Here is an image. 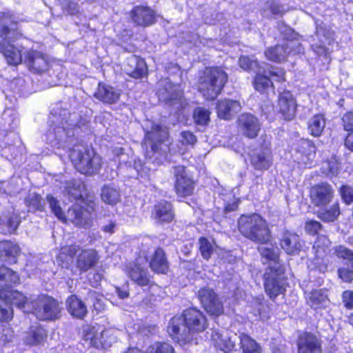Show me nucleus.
I'll list each match as a JSON object with an SVG mask.
<instances>
[{
	"label": "nucleus",
	"instance_id": "nucleus-1",
	"mask_svg": "<svg viewBox=\"0 0 353 353\" xmlns=\"http://www.w3.org/2000/svg\"><path fill=\"white\" fill-rule=\"evenodd\" d=\"M207 327L205 316L195 308L185 310L182 315L174 316L170 321L168 332L170 337L181 345L193 339L195 333Z\"/></svg>",
	"mask_w": 353,
	"mask_h": 353
},
{
	"label": "nucleus",
	"instance_id": "nucleus-2",
	"mask_svg": "<svg viewBox=\"0 0 353 353\" xmlns=\"http://www.w3.org/2000/svg\"><path fill=\"white\" fill-rule=\"evenodd\" d=\"M17 24L10 12L0 14V36L3 40L0 42V52L8 64L18 65L23 63L26 50L21 45L12 42L17 39Z\"/></svg>",
	"mask_w": 353,
	"mask_h": 353
},
{
	"label": "nucleus",
	"instance_id": "nucleus-3",
	"mask_svg": "<svg viewBox=\"0 0 353 353\" xmlns=\"http://www.w3.org/2000/svg\"><path fill=\"white\" fill-rule=\"evenodd\" d=\"M77 115L70 114L67 110H62L58 114L51 113L50 118L52 125L47 133V139L53 146L61 147L67 139L74 134Z\"/></svg>",
	"mask_w": 353,
	"mask_h": 353
},
{
	"label": "nucleus",
	"instance_id": "nucleus-4",
	"mask_svg": "<svg viewBox=\"0 0 353 353\" xmlns=\"http://www.w3.org/2000/svg\"><path fill=\"white\" fill-rule=\"evenodd\" d=\"M75 255L77 268L83 272L95 266L99 259L98 252L94 249H83L79 246L70 245L61 249L57 261L63 267L68 268Z\"/></svg>",
	"mask_w": 353,
	"mask_h": 353
},
{
	"label": "nucleus",
	"instance_id": "nucleus-5",
	"mask_svg": "<svg viewBox=\"0 0 353 353\" xmlns=\"http://www.w3.org/2000/svg\"><path fill=\"white\" fill-rule=\"evenodd\" d=\"M69 157L74 168L81 174H96L101 168V157L91 148L76 146L70 151Z\"/></svg>",
	"mask_w": 353,
	"mask_h": 353
},
{
	"label": "nucleus",
	"instance_id": "nucleus-6",
	"mask_svg": "<svg viewBox=\"0 0 353 353\" xmlns=\"http://www.w3.org/2000/svg\"><path fill=\"white\" fill-rule=\"evenodd\" d=\"M240 232L246 238L265 243L270 239V230L265 220L259 214L242 215L238 221Z\"/></svg>",
	"mask_w": 353,
	"mask_h": 353
},
{
	"label": "nucleus",
	"instance_id": "nucleus-7",
	"mask_svg": "<svg viewBox=\"0 0 353 353\" xmlns=\"http://www.w3.org/2000/svg\"><path fill=\"white\" fill-rule=\"evenodd\" d=\"M228 80L226 73L220 68H208L199 80V92L207 100L216 99Z\"/></svg>",
	"mask_w": 353,
	"mask_h": 353
},
{
	"label": "nucleus",
	"instance_id": "nucleus-8",
	"mask_svg": "<svg viewBox=\"0 0 353 353\" xmlns=\"http://www.w3.org/2000/svg\"><path fill=\"white\" fill-rule=\"evenodd\" d=\"M145 130L144 146L146 149V157L152 158L153 154L159 151L165 152L168 145H164L168 138V131L165 127L147 120L143 124Z\"/></svg>",
	"mask_w": 353,
	"mask_h": 353
},
{
	"label": "nucleus",
	"instance_id": "nucleus-9",
	"mask_svg": "<svg viewBox=\"0 0 353 353\" xmlns=\"http://www.w3.org/2000/svg\"><path fill=\"white\" fill-rule=\"evenodd\" d=\"M47 201L53 214L57 219L63 222H66L67 219L72 222L74 225L82 228H89L92 225L91 212L83 209L79 205H74L68 211L67 217L64 212L59 205V202L51 195L47 196Z\"/></svg>",
	"mask_w": 353,
	"mask_h": 353
},
{
	"label": "nucleus",
	"instance_id": "nucleus-10",
	"mask_svg": "<svg viewBox=\"0 0 353 353\" xmlns=\"http://www.w3.org/2000/svg\"><path fill=\"white\" fill-rule=\"evenodd\" d=\"M0 299L5 301V305H0V321H8L12 318V309L8 303H11L21 308L24 312H30L31 300H28L23 294L18 291L1 290Z\"/></svg>",
	"mask_w": 353,
	"mask_h": 353
},
{
	"label": "nucleus",
	"instance_id": "nucleus-11",
	"mask_svg": "<svg viewBox=\"0 0 353 353\" xmlns=\"http://www.w3.org/2000/svg\"><path fill=\"white\" fill-rule=\"evenodd\" d=\"M31 313L39 320H54L59 318L61 307L52 297L41 294L31 300Z\"/></svg>",
	"mask_w": 353,
	"mask_h": 353
},
{
	"label": "nucleus",
	"instance_id": "nucleus-12",
	"mask_svg": "<svg viewBox=\"0 0 353 353\" xmlns=\"http://www.w3.org/2000/svg\"><path fill=\"white\" fill-rule=\"evenodd\" d=\"M284 269L278 268L273 269L271 266L267 268L264 274V287L268 296L273 299L283 294L285 290L284 281Z\"/></svg>",
	"mask_w": 353,
	"mask_h": 353
},
{
	"label": "nucleus",
	"instance_id": "nucleus-13",
	"mask_svg": "<svg viewBox=\"0 0 353 353\" xmlns=\"http://www.w3.org/2000/svg\"><path fill=\"white\" fill-rule=\"evenodd\" d=\"M272 79L281 82L285 81V72L282 69L270 67L268 70L263 68L256 71L253 81L254 89L259 92H265L273 86Z\"/></svg>",
	"mask_w": 353,
	"mask_h": 353
},
{
	"label": "nucleus",
	"instance_id": "nucleus-14",
	"mask_svg": "<svg viewBox=\"0 0 353 353\" xmlns=\"http://www.w3.org/2000/svg\"><path fill=\"white\" fill-rule=\"evenodd\" d=\"M113 332L112 330H105L99 325H87L83 328V340L88 347L99 349L111 344L112 340L105 338L110 337Z\"/></svg>",
	"mask_w": 353,
	"mask_h": 353
},
{
	"label": "nucleus",
	"instance_id": "nucleus-15",
	"mask_svg": "<svg viewBox=\"0 0 353 353\" xmlns=\"http://www.w3.org/2000/svg\"><path fill=\"white\" fill-rule=\"evenodd\" d=\"M303 51L301 46L294 41L285 43L283 45H277L270 47L265 51V57L274 62L284 61L290 54H299Z\"/></svg>",
	"mask_w": 353,
	"mask_h": 353
},
{
	"label": "nucleus",
	"instance_id": "nucleus-16",
	"mask_svg": "<svg viewBox=\"0 0 353 353\" xmlns=\"http://www.w3.org/2000/svg\"><path fill=\"white\" fill-rule=\"evenodd\" d=\"M157 95L160 101L165 103L180 102L182 92L179 85H173L168 78L160 80L157 83Z\"/></svg>",
	"mask_w": 353,
	"mask_h": 353
},
{
	"label": "nucleus",
	"instance_id": "nucleus-17",
	"mask_svg": "<svg viewBox=\"0 0 353 353\" xmlns=\"http://www.w3.org/2000/svg\"><path fill=\"white\" fill-rule=\"evenodd\" d=\"M198 297L206 312L212 316H219L223 312L222 303L217 295L210 288H203L199 290Z\"/></svg>",
	"mask_w": 353,
	"mask_h": 353
},
{
	"label": "nucleus",
	"instance_id": "nucleus-18",
	"mask_svg": "<svg viewBox=\"0 0 353 353\" xmlns=\"http://www.w3.org/2000/svg\"><path fill=\"white\" fill-rule=\"evenodd\" d=\"M24 58L23 63L33 72H43L46 71L49 65L47 57L42 52L28 50L23 52Z\"/></svg>",
	"mask_w": 353,
	"mask_h": 353
},
{
	"label": "nucleus",
	"instance_id": "nucleus-19",
	"mask_svg": "<svg viewBox=\"0 0 353 353\" xmlns=\"http://www.w3.org/2000/svg\"><path fill=\"white\" fill-rule=\"evenodd\" d=\"M272 154L270 143H265L259 149H256L250 156V163L256 170H268L272 165Z\"/></svg>",
	"mask_w": 353,
	"mask_h": 353
},
{
	"label": "nucleus",
	"instance_id": "nucleus-20",
	"mask_svg": "<svg viewBox=\"0 0 353 353\" xmlns=\"http://www.w3.org/2000/svg\"><path fill=\"white\" fill-rule=\"evenodd\" d=\"M277 107L284 119L290 121L295 117L297 105L290 91L285 90L279 94Z\"/></svg>",
	"mask_w": 353,
	"mask_h": 353
},
{
	"label": "nucleus",
	"instance_id": "nucleus-21",
	"mask_svg": "<svg viewBox=\"0 0 353 353\" xmlns=\"http://www.w3.org/2000/svg\"><path fill=\"white\" fill-rule=\"evenodd\" d=\"M236 334H231L226 330H214L211 334L214 345L224 352L233 350L235 345Z\"/></svg>",
	"mask_w": 353,
	"mask_h": 353
},
{
	"label": "nucleus",
	"instance_id": "nucleus-22",
	"mask_svg": "<svg viewBox=\"0 0 353 353\" xmlns=\"http://www.w3.org/2000/svg\"><path fill=\"white\" fill-rule=\"evenodd\" d=\"M310 196L316 205L323 206L330 202L333 196V190L329 184L321 183L312 187Z\"/></svg>",
	"mask_w": 353,
	"mask_h": 353
},
{
	"label": "nucleus",
	"instance_id": "nucleus-23",
	"mask_svg": "<svg viewBox=\"0 0 353 353\" xmlns=\"http://www.w3.org/2000/svg\"><path fill=\"white\" fill-rule=\"evenodd\" d=\"M176 181L175 185L176 192L181 196L190 195L194 190L192 180L186 175L184 167H178L175 169Z\"/></svg>",
	"mask_w": 353,
	"mask_h": 353
},
{
	"label": "nucleus",
	"instance_id": "nucleus-24",
	"mask_svg": "<svg viewBox=\"0 0 353 353\" xmlns=\"http://www.w3.org/2000/svg\"><path fill=\"white\" fill-rule=\"evenodd\" d=\"M334 254L339 257L345 259L351 264V267L340 268L338 270L339 277L345 282L353 280V252L347 248L339 245L334 248Z\"/></svg>",
	"mask_w": 353,
	"mask_h": 353
},
{
	"label": "nucleus",
	"instance_id": "nucleus-25",
	"mask_svg": "<svg viewBox=\"0 0 353 353\" xmlns=\"http://www.w3.org/2000/svg\"><path fill=\"white\" fill-rule=\"evenodd\" d=\"M298 353H321V343L317 337L310 333H303L298 341Z\"/></svg>",
	"mask_w": 353,
	"mask_h": 353
},
{
	"label": "nucleus",
	"instance_id": "nucleus-26",
	"mask_svg": "<svg viewBox=\"0 0 353 353\" xmlns=\"http://www.w3.org/2000/svg\"><path fill=\"white\" fill-rule=\"evenodd\" d=\"M47 336V331L43 327L39 325H33L24 333L23 341L29 346H41L46 342Z\"/></svg>",
	"mask_w": 353,
	"mask_h": 353
},
{
	"label": "nucleus",
	"instance_id": "nucleus-27",
	"mask_svg": "<svg viewBox=\"0 0 353 353\" xmlns=\"http://www.w3.org/2000/svg\"><path fill=\"white\" fill-rule=\"evenodd\" d=\"M239 125L242 132L249 138H254L260 130L257 118L250 114H241L239 118Z\"/></svg>",
	"mask_w": 353,
	"mask_h": 353
},
{
	"label": "nucleus",
	"instance_id": "nucleus-28",
	"mask_svg": "<svg viewBox=\"0 0 353 353\" xmlns=\"http://www.w3.org/2000/svg\"><path fill=\"white\" fill-rule=\"evenodd\" d=\"M123 70L127 74L135 79L141 78L147 73V66L145 61L134 55L128 58Z\"/></svg>",
	"mask_w": 353,
	"mask_h": 353
},
{
	"label": "nucleus",
	"instance_id": "nucleus-29",
	"mask_svg": "<svg viewBox=\"0 0 353 353\" xmlns=\"http://www.w3.org/2000/svg\"><path fill=\"white\" fill-rule=\"evenodd\" d=\"M280 245L288 254H297L302 248L299 236L288 231L283 234Z\"/></svg>",
	"mask_w": 353,
	"mask_h": 353
},
{
	"label": "nucleus",
	"instance_id": "nucleus-30",
	"mask_svg": "<svg viewBox=\"0 0 353 353\" xmlns=\"http://www.w3.org/2000/svg\"><path fill=\"white\" fill-rule=\"evenodd\" d=\"M316 37L319 40V43H314L312 47L314 51L319 55H326L327 49L326 45H330L333 41L332 34L330 30L324 29L323 27L316 28Z\"/></svg>",
	"mask_w": 353,
	"mask_h": 353
},
{
	"label": "nucleus",
	"instance_id": "nucleus-31",
	"mask_svg": "<svg viewBox=\"0 0 353 353\" xmlns=\"http://www.w3.org/2000/svg\"><path fill=\"white\" fill-rule=\"evenodd\" d=\"M259 252L263 259V263H268V267H272L273 269L283 268L279 259V250L277 248L274 247L272 245L265 244L261 245L259 248Z\"/></svg>",
	"mask_w": 353,
	"mask_h": 353
},
{
	"label": "nucleus",
	"instance_id": "nucleus-32",
	"mask_svg": "<svg viewBox=\"0 0 353 353\" xmlns=\"http://www.w3.org/2000/svg\"><path fill=\"white\" fill-rule=\"evenodd\" d=\"M216 109L219 117L229 119L241 110V105L238 101L224 99L218 102Z\"/></svg>",
	"mask_w": 353,
	"mask_h": 353
},
{
	"label": "nucleus",
	"instance_id": "nucleus-33",
	"mask_svg": "<svg viewBox=\"0 0 353 353\" xmlns=\"http://www.w3.org/2000/svg\"><path fill=\"white\" fill-rule=\"evenodd\" d=\"M133 21L139 26H148L154 22L155 14L148 7H136L132 12Z\"/></svg>",
	"mask_w": 353,
	"mask_h": 353
},
{
	"label": "nucleus",
	"instance_id": "nucleus-34",
	"mask_svg": "<svg viewBox=\"0 0 353 353\" xmlns=\"http://www.w3.org/2000/svg\"><path fill=\"white\" fill-rule=\"evenodd\" d=\"M94 97L103 103H113L119 99L120 92L112 86L99 83Z\"/></svg>",
	"mask_w": 353,
	"mask_h": 353
},
{
	"label": "nucleus",
	"instance_id": "nucleus-35",
	"mask_svg": "<svg viewBox=\"0 0 353 353\" xmlns=\"http://www.w3.org/2000/svg\"><path fill=\"white\" fill-rule=\"evenodd\" d=\"M152 214L154 219L159 223H170L174 218L172 205L166 201H161L156 205Z\"/></svg>",
	"mask_w": 353,
	"mask_h": 353
},
{
	"label": "nucleus",
	"instance_id": "nucleus-36",
	"mask_svg": "<svg viewBox=\"0 0 353 353\" xmlns=\"http://www.w3.org/2000/svg\"><path fill=\"white\" fill-rule=\"evenodd\" d=\"M130 278L139 285L145 286L149 283V275L145 270L137 263H131L127 269Z\"/></svg>",
	"mask_w": 353,
	"mask_h": 353
},
{
	"label": "nucleus",
	"instance_id": "nucleus-37",
	"mask_svg": "<svg viewBox=\"0 0 353 353\" xmlns=\"http://www.w3.org/2000/svg\"><path fill=\"white\" fill-rule=\"evenodd\" d=\"M307 304L314 309L325 307L328 303L327 295L323 290H314L306 296Z\"/></svg>",
	"mask_w": 353,
	"mask_h": 353
},
{
	"label": "nucleus",
	"instance_id": "nucleus-38",
	"mask_svg": "<svg viewBox=\"0 0 353 353\" xmlns=\"http://www.w3.org/2000/svg\"><path fill=\"white\" fill-rule=\"evenodd\" d=\"M330 245V241L326 236L320 235L317 237L314 243L313 249L315 250L316 256L314 259L316 268L320 272H325L327 270L325 265H321L319 261L321 260L322 253L325 252V250Z\"/></svg>",
	"mask_w": 353,
	"mask_h": 353
},
{
	"label": "nucleus",
	"instance_id": "nucleus-39",
	"mask_svg": "<svg viewBox=\"0 0 353 353\" xmlns=\"http://www.w3.org/2000/svg\"><path fill=\"white\" fill-rule=\"evenodd\" d=\"M151 269L157 273H165L168 269V262L162 249L158 248L155 250L150 261Z\"/></svg>",
	"mask_w": 353,
	"mask_h": 353
},
{
	"label": "nucleus",
	"instance_id": "nucleus-40",
	"mask_svg": "<svg viewBox=\"0 0 353 353\" xmlns=\"http://www.w3.org/2000/svg\"><path fill=\"white\" fill-rule=\"evenodd\" d=\"M67 307L70 314L76 318L81 319L87 314L85 305L74 295L67 299Z\"/></svg>",
	"mask_w": 353,
	"mask_h": 353
},
{
	"label": "nucleus",
	"instance_id": "nucleus-41",
	"mask_svg": "<svg viewBox=\"0 0 353 353\" xmlns=\"http://www.w3.org/2000/svg\"><path fill=\"white\" fill-rule=\"evenodd\" d=\"M101 198L108 205H116L121 201L120 191L114 185H105L101 189Z\"/></svg>",
	"mask_w": 353,
	"mask_h": 353
},
{
	"label": "nucleus",
	"instance_id": "nucleus-42",
	"mask_svg": "<svg viewBox=\"0 0 353 353\" xmlns=\"http://www.w3.org/2000/svg\"><path fill=\"white\" fill-rule=\"evenodd\" d=\"M19 247L11 241L0 242V262L14 259L19 253Z\"/></svg>",
	"mask_w": 353,
	"mask_h": 353
},
{
	"label": "nucleus",
	"instance_id": "nucleus-43",
	"mask_svg": "<svg viewBox=\"0 0 353 353\" xmlns=\"http://www.w3.org/2000/svg\"><path fill=\"white\" fill-rule=\"evenodd\" d=\"M19 277L15 272L5 266L0 267V291L19 283Z\"/></svg>",
	"mask_w": 353,
	"mask_h": 353
},
{
	"label": "nucleus",
	"instance_id": "nucleus-44",
	"mask_svg": "<svg viewBox=\"0 0 353 353\" xmlns=\"http://www.w3.org/2000/svg\"><path fill=\"white\" fill-rule=\"evenodd\" d=\"M325 126L324 116L321 114L314 115L308 121V130L314 137H319Z\"/></svg>",
	"mask_w": 353,
	"mask_h": 353
},
{
	"label": "nucleus",
	"instance_id": "nucleus-45",
	"mask_svg": "<svg viewBox=\"0 0 353 353\" xmlns=\"http://www.w3.org/2000/svg\"><path fill=\"white\" fill-rule=\"evenodd\" d=\"M241 347L243 353H261L259 344L245 334H241L239 336Z\"/></svg>",
	"mask_w": 353,
	"mask_h": 353
},
{
	"label": "nucleus",
	"instance_id": "nucleus-46",
	"mask_svg": "<svg viewBox=\"0 0 353 353\" xmlns=\"http://www.w3.org/2000/svg\"><path fill=\"white\" fill-rule=\"evenodd\" d=\"M174 347L165 342H156L151 344L145 353H174Z\"/></svg>",
	"mask_w": 353,
	"mask_h": 353
},
{
	"label": "nucleus",
	"instance_id": "nucleus-47",
	"mask_svg": "<svg viewBox=\"0 0 353 353\" xmlns=\"http://www.w3.org/2000/svg\"><path fill=\"white\" fill-rule=\"evenodd\" d=\"M239 64L241 68L246 71L253 70L256 72L257 70L262 68L256 60L248 56L240 57Z\"/></svg>",
	"mask_w": 353,
	"mask_h": 353
},
{
	"label": "nucleus",
	"instance_id": "nucleus-48",
	"mask_svg": "<svg viewBox=\"0 0 353 353\" xmlns=\"http://www.w3.org/2000/svg\"><path fill=\"white\" fill-rule=\"evenodd\" d=\"M41 197L39 194L32 193L28 195L26 199V204L29 211L42 210L43 205L41 201Z\"/></svg>",
	"mask_w": 353,
	"mask_h": 353
},
{
	"label": "nucleus",
	"instance_id": "nucleus-49",
	"mask_svg": "<svg viewBox=\"0 0 353 353\" xmlns=\"http://www.w3.org/2000/svg\"><path fill=\"white\" fill-rule=\"evenodd\" d=\"M194 119L197 125H206L210 121V112L203 108H198L194 110Z\"/></svg>",
	"mask_w": 353,
	"mask_h": 353
},
{
	"label": "nucleus",
	"instance_id": "nucleus-50",
	"mask_svg": "<svg viewBox=\"0 0 353 353\" xmlns=\"http://www.w3.org/2000/svg\"><path fill=\"white\" fill-rule=\"evenodd\" d=\"M340 214L339 204H334L327 210L320 212L319 218L324 221L331 222L336 219Z\"/></svg>",
	"mask_w": 353,
	"mask_h": 353
},
{
	"label": "nucleus",
	"instance_id": "nucleus-51",
	"mask_svg": "<svg viewBox=\"0 0 353 353\" xmlns=\"http://www.w3.org/2000/svg\"><path fill=\"white\" fill-rule=\"evenodd\" d=\"M199 250L202 256L208 260L212 255L214 250V245L206 238L201 237L199 239Z\"/></svg>",
	"mask_w": 353,
	"mask_h": 353
},
{
	"label": "nucleus",
	"instance_id": "nucleus-52",
	"mask_svg": "<svg viewBox=\"0 0 353 353\" xmlns=\"http://www.w3.org/2000/svg\"><path fill=\"white\" fill-rule=\"evenodd\" d=\"M114 153L118 159L120 166L122 164L130 166L131 161L129 160L128 154L124 153L122 148H116L114 150Z\"/></svg>",
	"mask_w": 353,
	"mask_h": 353
},
{
	"label": "nucleus",
	"instance_id": "nucleus-53",
	"mask_svg": "<svg viewBox=\"0 0 353 353\" xmlns=\"http://www.w3.org/2000/svg\"><path fill=\"white\" fill-rule=\"evenodd\" d=\"M341 194L344 202L350 204L353 202V189L347 185H343L341 189Z\"/></svg>",
	"mask_w": 353,
	"mask_h": 353
},
{
	"label": "nucleus",
	"instance_id": "nucleus-54",
	"mask_svg": "<svg viewBox=\"0 0 353 353\" xmlns=\"http://www.w3.org/2000/svg\"><path fill=\"white\" fill-rule=\"evenodd\" d=\"M181 141L184 145H192L196 142V137L190 131H183L181 133Z\"/></svg>",
	"mask_w": 353,
	"mask_h": 353
},
{
	"label": "nucleus",
	"instance_id": "nucleus-55",
	"mask_svg": "<svg viewBox=\"0 0 353 353\" xmlns=\"http://www.w3.org/2000/svg\"><path fill=\"white\" fill-rule=\"evenodd\" d=\"M321 228V225L316 221L310 220L305 223V229L310 234H316Z\"/></svg>",
	"mask_w": 353,
	"mask_h": 353
},
{
	"label": "nucleus",
	"instance_id": "nucleus-56",
	"mask_svg": "<svg viewBox=\"0 0 353 353\" xmlns=\"http://www.w3.org/2000/svg\"><path fill=\"white\" fill-rule=\"evenodd\" d=\"M344 129L353 131V112L346 113L343 117Z\"/></svg>",
	"mask_w": 353,
	"mask_h": 353
},
{
	"label": "nucleus",
	"instance_id": "nucleus-57",
	"mask_svg": "<svg viewBox=\"0 0 353 353\" xmlns=\"http://www.w3.org/2000/svg\"><path fill=\"white\" fill-rule=\"evenodd\" d=\"M343 302L346 307L353 308V292L345 291L343 294Z\"/></svg>",
	"mask_w": 353,
	"mask_h": 353
},
{
	"label": "nucleus",
	"instance_id": "nucleus-58",
	"mask_svg": "<svg viewBox=\"0 0 353 353\" xmlns=\"http://www.w3.org/2000/svg\"><path fill=\"white\" fill-rule=\"evenodd\" d=\"M267 7L270 8V12L274 15L281 14L284 11V9L282 6L274 1L268 2Z\"/></svg>",
	"mask_w": 353,
	"mask_h": 353
},
{
	"label": "nucleus",
	"instance_id": "nucleus-59",
	"mask_svg": "<svg viewBox=\"0 0 353 353\" xmlns=\"http://www.w3.org/2000/svg\"><path fill=\"white\" fill-rule=\"evenodd\" d=\"M134 169L138 172V174H140L141 176H142L143 174H146L148 173L147 168H145L141 164V161L139 159L134 161Z\"/></svg>",
	"mask_w": 353,
	"mask_h": 353
},
{
	"label": "nucleus",
	"instance_id": "nucleus-60",
	"mask_svg": "<svg viewBox=\"0 0 353 353\" xmlns=\"http://www.w3.org/2000/svg\"><path fill=\"white\" fill-rule=\"evenodd\" d=\"M329 167V174L331 176L336 175L339 170V163L336 160H333L327 163Z\"/></svg>",
	"mask_w": 353,
	"mask_h": 353
},
{
	"label": "nucleus",
	"instance_id": "nucleus-61",
	"mask_svg": "<svg viewBox=\"0 0 353 353\" xmlns=\"http://www.w3.org/2000/svg\"><path fill=\"white\" fill-rule=\"evenodd\" d=\"M156 330V327L154 325L144 326L139 327L138 332L140 334L147 335L148 334H153Z\"/></svg>",
	"mask_w": 353,
	"mask_h": 353
},
{
	"label": "nucleus",
	"instance_id": "nucleus-62",
	"mask_svg": "<svg viewBox=\"0 0 353 353\" xmlns=\"http://www.w3.org/2000/svg\"><path fill=\"white\" fill-rule=\"evenodd\" d=\"M116 226L115 222L110 221L108 224L102 227V230L105 233L112 234L114 232Z\"/></svg>",
	"mask_w": 353,
	"mask_h": 353
},
{
	"label": "nucleus",
	"instance_id": "nucleus-63",
	"mask_svg": "<svg viewBox=\"0 0 353 353\" xmlns=\"http://www.w3.org/2000/svg\"><path fill=\"white\" fill-rule=\"evenodd\" d=\"M350 132L345 140V145L347 148L353 151V131Z\"/></svg>",
	"mask_w": 353,
	"mask_h": 353
},
{
	"label": "nucleus",
	"instance_id": "nucleus-64",
	"mask_svg": "<svg viewBox=\"0 0 353 353\" xmlns=\"http://www.w3.org/2000/svg\"><path fill=\"white\" fill-rule=\"evenodd\" d=\"M117 293L119 297L121 299H124L128 296V292L125 290H122L119 288H117Z\"/></svg>",
	"mask_w": 353,
	"mask_h": 353
}]
</instances>
